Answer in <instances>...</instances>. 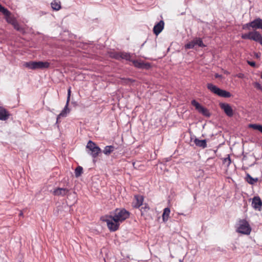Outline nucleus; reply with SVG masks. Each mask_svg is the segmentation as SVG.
I'll list each match as a JSON object with an SVG mask.
<instances>
[{
  "label": "nucleus",
  "mask_w": 262,
  "mask_h": 262,
  "mask_svg": "<svg viewBox=\"0 0 262 262\" xmlns=\"http://www.w3.org/2000/svg\"><path fill=\"white\" fill-rule=\"evenodd\" d=\"M215 78H220V77H221V75H219L218 74H216L215 75Z\"/></svg>",
  "instance_id": "obj_37"
},
{
  "label": "nucleus",
  "mask_w": 262,
  "mask_h": 262,
  "mask_svg": "<svg viewBox=\"0 0 262 262\" xmlns=\"http://www.w3.org/2000/svg\"><path fill=\"white\" fill-rule=\"evenodd\" d=\"M144 43H143L141 47H142L144 46Z\"/></svg>",
  "instance_id": "obj_41"
},
{
  "label": "nucleus",
  "mask_w": 262,
  "mask_h": 262,
  "mask_svg": "<svg viewBox=\"0 0 262 262\" xmlns=\"http://www.w3.org/2000/svg\"><path fill=\"white\" fill-rule=\"evenodd\" d=\"M258 181L257 178H252L249 174H247V181L250 184H253Z\"/></svg>",
  "instance_id": "obj_24"
},
{
  "label": "nucleus",
  "mask_w": 262,
  "mask_h": 262,
  "mask_svg": "<svg viewBox=\"0 0 262 262\" xmlns=\"http://www.w3.org/2000/svg\"><path fill=\"white\" fill-rule=\"evenodd\" d=\"M223 163L226 165L227 167H229L231 163V160L230 158L229 155H228V157L223 159Z\"/></svg>",
  "instance_id": "obj_29"
},
{
  "label": "nucleus",
  "mask_w": 262,
  "mask_h": 262,
  "mask_svg": "<svg viewBox=\"0 0 262 262\" xmlns=\"http://www.w3.org/2000/svg\"><path fill=\"white\" fill-rule=\"evenodd\" d=\"M132 55L129 53H126V52H120V60L125 59L127 61H132V60L131 59Z\"/></svg>",
  "instance_id": "obj_22"
},
{
  "label": "nucleus",
  "mask_w": 262,
  "mask_h": 262,
  "mask_svg": "<svg viewBox=\"0 0 262 262\" xmlns=\"http://www.w3.org/2000/svg\"><path fill=\"white\" fill-rule=\"evenodd\" d=\"M191 104L192 105H193L194 106H195V108L198 111L200 108L202 106V105L199 103L198 102L196 101H195V100H193L192 101H191Z\"/></svg>",
  "instance_id": "obj_30"
},
{
  "label": "nucleus",
  "mask_w": 262,
  "mask_h": 262,
  "mask_svg": "<svg viewBox=\"0 0 262 262\" xmlns=\"http://www.w3.org/2000/svg\"><path fill=\"white\" fill-rule=\"evenodd\" d=\"M250 39L258 41L262 45V37L257 31L251 32Z\"/></svg>",
  "instance_id": "obj_19"
},
{
  "label": "nucleus",
  "mask_w": 262,
  "mask_h": 262,
  "mask_svg": "<svg viewBox=\"0 0 262 262\" xmlns=\"http://www.w3.org/2000/svg\"><path fill=\"white\" fill-rule=\"evenodd\" d=\"M170 212V210L169 208H165L163 210V213L162 214V220L164 222H166L169 217V214Z\"/></svg>",
  "instance_id": "obj_21"
},
{
  "label": "nucleus",
  "mask_w": 262,
  "mask_h": 262,
  "mask_svg": "<svg viewBox=\"0 0 262 262\" xmlns=\"http://www.w3.org/2000/svg\"><path fill=\"white\" fill-rule=\"evenodd\" d=\"M251 231V228L249 223L245 220H242L239 221L237 231L239 233L249 235Z\"/></svg>",
  "instance_id": "obj_4"
},
{
  "label": "nucleus",
  "mask_w": 262,
  "mask_h": 262,
  "mask_svg": "<svg viewBox=\"0 0 262 262\" xmlns=\"http://www.w3.org/2000/svg\"><path fill=\"white\" fill-rule=\"evenodd\" d=\"M147 209V210H148L149 208V207H145V209Z\"/></svg>",
  "instance_id": "obj_40"
},
{
  "label": "nucleus",
  "mask_w": 262,
  "mask_h": 262,
  "mask_svg": "<svg viewBox=\"0 0 262 262\" xmlns=\"http://www.w3.org/2000/svg\"><path fill=\"white\" fill-rule=\"evenodd\" d=\"M23 212H20L19 213V215H20V216L23 215Z\"/></svg>",
  "instance_id": "obj_39"
},
{
  "label": "nucleus",
  "mask_w": 262,
  "mask_h": 262,
  "mask_svg": "<svg viewBox=\"0 0 262 262\" xmlns=\"http://www.w3.org/2000/svg\"><path fill=\"white\" fill-rule=\"evenodd\" d=\"M191 140H193V142L195 145L198 147L205 148L207 147V141L205 139L200 140L199 139L195 137L194 139L191 138Z\"/></svg>",
  "instance_id": "obj_16"
},
{
  "label": "nucleus",
  "mask_w": 262,
  "mask_h": 262,
  "mask_svg": "<svg viewBox=\"0 0 262 262\" xmlns=\"http://www.w3.org/2000/svg\"><path fill=\"white\" fill-rule=\"evenodd\" d=\"M143 197L140 195L135 196L134 201L133 203V206L134 208H139L143 204Z\"/></svg>",
  "instance_id": "obj_13"
},
{
  "label": "nucleus",
  "mask_w": 262,
  "mask_h": 262,
  "mask_svg": "<svg viewBox=\"0 0 262 262\" xmlns=\"http://www.w3.org/2000/svg\"><path fill=\"white\" fill-rule=\"evenodd\" d=\"M254 86L255 88L262 91V85L258 82H255Z\"/></svg>",
  "instance_id": "obj_33"
},
{
  "label": "nucleus",
  "mask_w": 262,
  "mask_h": 262,
  "mask_svg": "<svg viewBox=\"0 0 262 262\" xmlns=\"http://www.w3.org/2000/svg\"><path fill=\"white\" fill-rule=\"evenodd\" d=\"M114 147L113 146H112V145H110V146H106L105 147H104V150H103V152L106 155H110L112 151H114Z\"/></svg>",
  "instance_id": "obj_23"
},
{
  "label": "nucleus",
  "mask_w": 262,
  "mask_h": 262,
  "mask_svg": "<svg viewBox=\"0 0 262 262\" xmlns=\"http://www.w3.org/2000/svg\"><path fill=\"white\" fill-rule=\"evenodd\" d=\"M114 221L121 223L129 216V212L124 208L116 209L113 215Z\"/></svg>",
  "instance_id": "obj_2"
},
{
  "label": "nucleus",
  "mask_w": 262,
  "mask_h": 262,
  "mask_svg": "<svg viewBox=\"0 0 262 262\" xmlns=\"http://www.w3.org/2000/svg\"><path fill=\"white\" fill-rule=\"evenodd\" d=\"M103 221L106 223L107 227L111 231L114 232L118 229L120 223L114 221L113 217L112 215L106 216Z\"/></svg>",
  "instance_id": "obj_6"
},
{
  "label": "nucleus",
  "mask_w": 262,
  "mask_h": 262,
  "mask_svg": "<svg viewBox=\"0 0 262 262\" xmlns=\"http://www.w3.org/2000/svg\"><path fill=\"white\" fill-rule=\"evenodd\" d=\"M255 56L257 58H259L260 57V54L256 53H255Z\"/></svg>",
  "instance_id": "obj_35"
},
{
  "label": "nucleus",
  "mask_w": 262,
  "mask_h": 262,
  "mask_svg": "<svg viewBox=\"0 0 262 262\" xmlns=\"http://www.w3.org/2000/svg\"><path fill=\"white\" fill-rule=\"evenodd\" d=\"M24 66L31 70H43L48 69L50 63L47 61H29L24 63Z\"/></svg>",
  "instance_id": "obj_1"
},
{
  "label": "nucleus",
  "mask_w": 262,
  "mask_h": 262,
  "mask_svg": "<svg viewBox=\"0 0 262 262\" xmlns=\"http://www.w3.org/2000/svg\"><path fill=\"white\" fill-rule=\"evenodd\" d=\"M260 125L258 124H250L249 127L254 129L259 130Z\"/></svg>",
  "instance_id": "obj_31"
},
{
  "label": "nucleus",
  "mask_w": 262,
  "mask_h": 262,
  "mask_svg": "<svg viewBox=\"0 0 262 262\" xmlns=\"http://www.w3.org/2000/svg\"><path fill=\"white\" fill-rule=\"evenodd\" d=\"M207 86L208 89L210 90L212 93L218 95L220 97L224 98H229L231 96V94L230 92L224 90H222L212 83H208Z\"/></svg>",
  "instance_id": "obj_3"
},
{
  "label": "nucleus",
  "mask_w": 262,
  "mask_h": 262,
  "mask_svg": "<svg viewBox=\"0 0 262 262\" xmlns=\"http://www.w3.org/2000/svg\"><path fill=\"white\" fill-rule=\"evenodd\" d=\"M134 66L139 69H148L150 67V64L147 63H145L140 61L134 60L132 61Z\"/></svg>",
  "instance_id": "obj_15"
},
{
  "label": "nucleus",
  "mask_w": 262,
  "mask_h": 262,
  "mask_svg": "<svg viewBox=\"0 0 262 262\" xmlns=\"http://www.w3.org/2000/svg\"><path fill=\"white\" fill-rule=\"evenodd\" d=\"M71 94V90L69 89L68 90V95L67 98V101L65 106L63 109L61 111V113L57 116V122H58L59 119L62 117H66L67 115L70 113V110L68 107L69 101H70V97Z\"/></svg>",
  "instance_id": "obj_9"
},
{
  "label": "nucleus",
  "mask_w": 262,
  "mask_h": 262,
  "mask_svg": "<svg viewBox=\"0 0 262 262\" xmlns=\"http://www.w3.org/2000/svg\"><path fill=\"white\" fill-rule=\"evenodd\" d=\"M0 12L5 15V18L8 23L13 25L17 21L16 18L11 15V12L1 4Z\"/></svg>",
  "instance_id": "obj_7"
},
{
  "label": "nucleus",
  "mask_w": 262,
  "mask_h": 262,
  "mask_svg": "<svg viewBox=\"0 0 262 262\" xmlns=\"http://www.w3.org/2000/svg\"><path fill=\"white\" fill-rule=\"evenodd\" d=\"M251 205L254 209L260 211L262 206V202L260 198L258 196H254L252 199Z\"/></svg>",
  "instance_id": "obj_12"
},
{
  "label": "nucleus",
  "mask_w": 262,
  "mask_h": 262,
  "mask_svg": "<svg viewBox=\"0 0 262 262\" xmlns=\"http://www.w3.org/2000/svg\"><path fill=\"white\" fill-rule=\"evenodd\" d=\"M10 116L9 112L3 106H0V120L5 121Z\"/></svg>",
  "instance_id": "obj_17"
},
{
  "label": "nucleus",
  "mask_w": 262,
  "mask_h": 262,
  "mask_svg": "<svg viewBox=\"0 0 262 262\" xmlns=\"http://www.w3.org/2000/svg\"><path fill=\"white\" fill-rule=\"evenodd\" d=\"M198 112L205 116L209 117L210 116V114L208 110L202 106L198 110Z\"/></svg>",
  "instance_id": "obj_25"
},
{
  "label": "nucleus",
  "mask_w": 262,
  "mask_h": 262,
  "mask_svg": "<svg viewBox=\"0 0 262 262\" xmlns=\"http://www.w3.org/2000/svg\"><path fill=\"white\" fill-rule=\"evenodd\" d=\"M125 81H126V82H131V81H133V80H132L131 79H125Z\"/></svg>",
  "instance_id": "obj_36"
},
{
  "label": "nucleus",
  "mask_w": 262,
  "mask_h": 262,
  "mask_svg": "<svg viewBox=\"0 0 262 262\" xmlns=\"http://www.w3.org/2000/svg\"><path fill=\"white\" fill-rule=\"evenodd\" d=\"M69 192V190L64 188H57L53 191V194L56 196H64Z\"/></svg>",
  "instance_id": "obj_18"
},
{
  "label": "nucleus",
  "mask_w": 262,
  "mask_h": 262,
  "mask_svg": "<svg viewBox=\"0 0 262 262\" xmlns=\"http://www.w3.org/2000/svg\"><path fill=\"white\" fill-rule=\"evenodd\" d=\"M120 52H112L110 54V56L117 60H120Z\"/></svg>",
  "instance_id": "obj_28"
},
{
  "label": "nucleus",
  "mask_w": 262,
  "mask_h": 262,
  "mask_svg": "<svg viewBox=\"0 0 262 262\" xmlns=\"http://www.w3.org/2000/svg\"><path fill=\"white\" fill-rule=\"evenodd\" d=\"M14 29L20 32L24 33L25 32L24 29L18 23L17 21L15 22L14 24L12 25Z\"/></svg>",
  "instance_id": "obj_27"
},
{
  "label": "nucleus",
  "mask_w": 262,
  "mask_h": 262,
  "mask_svg": "<svg viewBox=\"0 0 262 262\" xmlns=\"http://www.w3.org/2000/svg\"><path fill=\"white\" fill-rule=\"evenodd\" d=\"M220 106L222 110H223L225 113L229 117L233 116V111L231 106L225 103H222L220 104Z\"/></svg>",
  "instance_id": "obj_10"
},
{
  "label": "nucleus",
  "mask_w": 262,
  "mask_h": 262,
  "mask_svg": "<svg viewBox=\"0 0 262 262\" xmlns=\"http://www.w3.org/2000/svg\"><path fill=\"white\" fill-rule=\"evenodd\" d=\"M51 6L52 9L55 11H58L61 8L60 2L57 0L53 1L51 3Z\"/></svg>",
  "instance_id": "obj_20"
},
{
  "label": "nucleus",
  "mask_w": 262,
  "mask_h": 262,
  "mask_svg": "<svg viewBox=\"0 0 262 262\" xmlns=\"http://www.w3.org/2000/svg\"><path fill=\"white\" fill-rule=\"evenodd\" d=\"M164 21L163 20H160L159 23H158L156 25H155L153 29L154 33L156 35H158L163 30L164 28Z\"/></svg>",
  "instance_id": "obj_14"
},
{
  "label": "nucleus",
  "mask_w": 262,
  "mask_h": 262,
  "mask_svg": "<svg viewBox=\"0 0 262 262\" xmlns=\"http://www.w3.org/2000/svg\"><path fill=\"white\" fill-rule=\"evenodd\" d=\"M248 64L251 66L252 67H255L256 66L255 62L254 61H247Z\"/></svg>",
  "instance_id": "obj_34"
},
{
  "label": "nucleus",
  "mask_w": 262,
  "mask_h": 262,
  "mask_svg": "<svg viewBox=\"0 0 262 262\" xmlns=\"http://www.w3.org/2000/svg\"><path fill=\"white\" fill-rule=\"evenodd\" d=\"M86 148L88 149V152L94 158H96L101 152L100 147L91 140L88 142Z\"/></svg>",
  "instance_id": "obj_5"
},
{
  "label": "nucleus",
  "mask_w": 262,
  "mask_h": 262,
  "mask_svg": "<svg viewBox=\"0 0 262 262\" xmlns=\"http://www.w3.org/2000/svg\"><path fill=\"white\" fill-rule=\"evenodd\" d=\"M247 26H250L253 29H262V19L257 18L254 20L246 24Z\"/></svg>",
  "instance_id": "obj_11"
},
{
  "label": "nucleus",
  "mask_w": 262,
  "mask_h": 262,
  "mask_svg": "<svg viewBox=\"0 0 262 262\" xmlns=\"http://www.w3.org/2000/svg\"><path fill=\"white\" fill-rule=\"evenodd\" d=\"M258 131H259L260 133H262V125H260V127H259V130H258Z\"/></svg>",
  "instance_id": "obj_38"
},
{
  "label": "nucleus",
  "mask_w": 262,
  "mask_h": 262,
  "mask_svg": "<svg viewBox=\"0 0 262 262\" xmlns=\"http://www.w3.org/2000/svg\"><path fill=\"white\" fill-rule=\"evenodd\" d=\"M83 172V168L81 166H78L75 170V175L76 178H78L81 176Z\"/></svg>",
  "instance_id": "obj_26"
},
{
  "label": "nucleus",
  "mask_w": 262,
  "mask_h": 262,
  "mask_svg": "<svg viewBox=\"0 0 262 262\" xmlns=\"http://www.w3.org/2000/svg\"><path fill=\"white\" fill-rule=\"evenodd\" d=\"M180 262H183L182 260L180 259Z\"/></svg>",
  "instance_id": "obj_42"
},
{
  "label": "nucleus",
  "mask_w": 262,
  "mask_h": 262,
  "mask_svg": "<svg viewBox=\"0 0 262 262\" xmlns=\"http://www.w3.org/2000/svg\"><path fill=\"white\" fill-rule=\"evenodd\" d=\"M195 46L200 47H205L206 46L203 43V41L200 38H195L191 41L188 42L185 45L186 49H193Z\"/></svg>",
  "instance_id": "obj_8"
},
{
  "label": "nucleus",
  "mask_w": 262,
  "mask_h": 262,
  "mask_svg": "<svg viewBox=\"0 0 262 262\" xmlns=\"http://www.w3.org/2000/svg\"><path fill=\"white\" fill-rule=\"evenodd\" d=\"M251 32L245 33L242 35V38L244 39H250Z\"/></svg>",
  "instance_id": "obj_32"
}]
</instances>
